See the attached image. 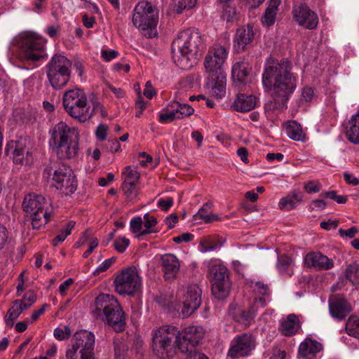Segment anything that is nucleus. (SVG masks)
Segmentation results:
<instances>
[{
	"mask_svg": "<svg viewBox=\"0 0 359 359\" xmlns=\"http://www.w3.org/2000/svg\"><path fill=\"white\" fill-rule=\"evenodd\" d=\"M204 48L200 33L192 29L180 32L172 43L174 62L181 69H188L196 65Z\"/></svg>",
	"mask_w": 359,
	"mask_h": 359,
	"instance_id": "f257e3e1",
	"label": "nucleus"
},
{
	"mask_svg": "<svg viewBox=\"0 0 359 359\" xmlns=\"http://www.w3.org/2000/svg\"><path fill=\"white\" fill-rule=\"evenodd\" d=\"M291 70L292 64L287 60L266 65L262 74L264 87L273 89L278 97H289L297 87V79Z\"/></svg>",
	"mask_w": 359,
	"mask_h": 359,
	"instance_id": "f03ea898",
	"label": "nucleus"
},
{
	"mask_svg": "<svg viewBox=\"0 0 359 359\" xmlns=\"http://www.w3.org/2000/svg\"><path fill=\"white\" fill-rule=\"evenodd\" d=\"M49 145L60 159H71L79 153V133L60 121L50 130Z\"/></svg>",
	"mask_w": 359,
	"mask_h": 359,
	"instance_id": "7ed1b4c3",
	"label": "nucleus"
},
{
	"mask_svg": "<svg viewBox=\"0 0 359 359\" xmlns=\"http://www.w3.org/2000/svg\"><path fill=\"white\" fill-rule=\"evenodd\" d=\"M43 177L52 180V184L62 194H74L77 188V180L72 170L65 164L51 162L43 170Z\"/></svg>",
	"mask_w": 359,
	"mask_h": 359,
	"instance_id": "20e7f679",
	"label": "nucleus"
},
{
	"mask_svg": "<svg viewBox=\"0 0 359 359\" xmlns=\"http://www.w3.org/2000/svg\"><path fill=\"white\" fill-rule=\"evenodd\" d=\"M97 312L102 311L107 324L116 332H121L126 326V316L117 299L109 294H100L95 301Z\"/></svg>",
	"mask_w": 359,
	"mask_h": 359,
	"instance_id": "39448f33",
	"label": "nucleus"
},
{
	"mask_svg": "<svg viewBox=\"0 0 359 359\" xmlns=\"http://www.w3.org/2000/svg\"><path fill=\"white\" fill-rule=\"evenodd\" d=\"M72 62L66 56L55 54L46 66V76L51 87L60 90L67 86L72 76Z\"/></svg>",
	"mask_w": 359,
	"mask_h": 359,
	"instance_id": "423d86ee",
	"label": "nucleus"
},
{
	"mask_svg": "<svg viewBox=\"0 0 359 359\" xmlns=\"http://www.w3.org/2000/svg\"><path fill=\"white\" fill-rule=\"evenodd\" d=\"M158 15L148 1H140L135 7L132 21L142 34L147 38L157 36Z\"/></svg>",
	"mask_w": 359,
	"mask_h": 359,
	"instance_id": "0eeeda50",
	"label": "nucleus"
},
{
	"mask_svg": "<svg viewBox=\"0 0 359 359\" xmlns=\"http://www.w3.org/2000/svg\"><path fill=\"white\" fill-rule=\"evenodd\" d=\"M63 107L66 112L80 122L91 118L90 106L88 104L87 96L80 88L67 90L62 97Z\"/></svg>",
	"mask_w": 359,
	"mask_h": 359,
	"instance_id": "6e6552de",
	"label": "nucleus"
},
{
	"mask_svg": "<svg viewBox=\"0 0 359 359\" xmlns=\"http://www.w3.org/2000/svg\"><path fill=\"white\" fill-rule=\"evenodd\" d=\"M179 334L178 329L172 325H163L152 332V348L160 359L171 358L175 355L173 339Z\"/></svg>",
	"mask_w": 359,
	"mask_h": 359,
	"instance_id": "1a4fd4ad",
	"label": "nucleus"
},
{
	"mask_svg": "<svg viewBox=\"0 0 359 359\" xmlns=\"http://www.w3.org/2000/svg\"><path fill=\"white\" fill-rule=\"evenodd\" d=\"M50 203L42 195L29 194L22 203L23 210L29 216L33 229H39L49 220Z\"/></svg>",
	"mask_w": 359,
	"mask_h": 359,
	"instance_id": "9d476101",
	"label": "nucleus"
},
{
	"mask_svg": "<svg viewBox=\"0 0 359 359\" xmlns=\"http://www.w3.org/2000/svg\"><path fill=\"white\" fill-rule=\"evenodd\" d=\"M23 57L33 62L45 60L48 55L45 50V41L31 34H24L20 36L18 41Z\"/></svg>",
	"mask_w": 359,
	"mask_h": 359,
	"instance_id": "9b49d317",
	"label": "nucleus"
},
{
	"mask_svg": "<svg viewBox=\"0 0 359 359\" xmlns=\"http://www.w3.org/2000/svg\"><path fill=\"white\" fill-rule=\"evenodd\" d=\"M115 290L120 294L133 295L141 286L137 268L131 266L122 269L114 281Z\"/></svg>",
	"mask_w": 359,
	"mask_h": 359,
	"instance_id": "f8f14e48",
	"label": "nucleus"
},
{
	"mask_svg": "<svg viewBox=\"0 0 359 359\" xmlns=\"http://www.w3.org/2000/svg\"><path fill=\"white\" fill-rule=\"evenodd\" d=\"M208 278L212 283V294L219 299L226 298L230 290L226 267L221 264L211 265L209 268Z\"/></svg>",
	"mask_w": 359,
	"mask_h": 359,
	"instance_id": "ddd939ff",
	"label": "nucleus"
},
{
	"mask_svg": "<svg viewBox=\"0 0 359 359\" xmlns=\"http://www.w3.org/2000/svg\"><path fill=\"white\" fill-rule=\"evenodd\" d=\"M229 52L226 47L215 44L209 48L205 60L204 67L207 75L225 73L224 65L227 58Z\"/></svg>",
	"mask_w": 359,
	"mask_h": 359,
	"instance_id": "4468645a",
	"label": "nucleus"
},
{
	"mask_svg": "<svg viewBox=\"0 0 359 359\" xmlns=\"http://www.w3.org/2000/svg\"><path fill=\"white\" fill-rule=\"evenodd\" d=\"M256 346L255 337L248 333L237 335L231 341L228 356L237 359L250 355Z\"/></svg>",
	"mask_w": 359,
	"mask_h": 359,
	"instance_id": "2eb2a0df",
	"label": "nucleus"
},
{
	"mask_svg": "<svg viewBox=\"0 0 359 359\" xmlns=\"http://www.w3.org/2000/svg\"><path fill=\"white\" fill-rule=\"evenodd\" d=\"M95 339L93 332L86 330L76 332L71 344L67 347L66 352H81L89 354H95Z\"/></svg>",
	"mask_w": 359,
	"mask_h": 359,
	"instance_id": "dca6fc26",
	"label": "nucleus"
},
{
	"mask_svg": "<svg viewBox=\"0 0 359 359\" xmlns=\"http://www.w3.org/2000/svg\"><path fill=\"white\" fill-rule=\"evenodd\" d=\"M292 16L299 26L307 29H316L319 23L317 13L306 4L294 6L292 9Z\"/></svg>",
	"mask_w": 359,
	"mask_h": 359,
	"instance_id": "f3484780",
	"label": "nucleus"
},
{
	"mask_svg": "<svg viewBox=\"0 0 359 359\" xmlns=\"http://www.w3.org/2000/svg\"><path fill=\"white\" fill-rule=\"evenodd\" d=\"M202 290L197 285H191L187 287L185 294L182 298L183 309L182 314L189 317L195 312L201 304Z\"/></svg>",
	"mask_w": 359,
	"mask_h": 359,
	"instance_id": "a211bd4d",
	"label": "nucleus"
},
{
	"mask_svg": "<svg viewBox=\"0 0 359 359\" xmlns=\"http://www.w3.org/2000/svg\"><path fill=\"white\" fill-rule=\"evenodd\" d=\"M6 155H13L15 164L28 165L32 161V154L25 150V141L23 140L9 142L6 147Z\"/></svg>",
	"mask_w": 359,
	"mask_h": 359,
	"instance_id": "6ab92c4d",
	"label": "nucleus"
},
{
	"mask_svg": "<svg viewBox=\"0 0 359 359\" xmlns=\"http://www.w3.org/2000/svg\"><path fill=\"white\" fill-rule=\"evenodd\" d=\"M255 33L250 25L239 27L236 29L233 38V48L237 53L243 52L253 41Z\"/></svg>",
	"mask_w": 359,
	"mask_h": 359,
	"instance_id": "aec40b11",
	"label": "nucleus"
},
{
	"mask_svg": "<svg viewBox=\"0 0 359 359\" xmlns=\"http://www.w3.org/2000/svg\"><path fill=\"white\" fill-rule=\"evenodd\" d=\"M226 81L225 73L207 75L205 87L212 96L220 99L226 94Z\"/></svg>",
	"mask_w": 359,
	"mask_h": 359,
	"instance_id": "412c9836",
	"label": "nucleus"
},
{
	"mask_svg": "<svg viewBox=\"0 0 359 359\" xmlns=\"http://www.w3.org/2000/svg\"><path fill=\"white\" fill-rule=\"evenodd\" d=\"M305 264L316 270H329L334 267V262L332 259L320 252H309L304 258Z\"/></svg>",
	"mask_w": 359,
	"mask_h": 359,
	"instance_id": "4be33fe9",
	"label": "nucleus"
},
{
	"mask_svg": "<svg viewBox=\"0 0 359 359\" xmlns=\"http://www.w3.org/2000/svg\"><path fill=\"white\" fill-rule=\"evenodd\" d=\"M329 311L333 318L341 320L351 312V307L344 298H335L330 302Z\"/></svg>",
	"mask_w": 359,
	"mask_h": 359,
	"instance_id": "5701e85b",
	"label": "nucleus"
},
{
	"mask_svg": "<svg viewBox=\"0 0 359 359\" xmlns=\"http://www.w3.org/2000/svg\"><path fill=\"white\" fill-rule=\"evenodd\" d=\"M267 302L265 297H255L248 310L243 311L240 315L239 321L241 323H249L257 316L259 311L266 306Z\"/></svg>",
	"mask_w": 359,
	"mask_h": 359,
	"instance_id": "b1692460",
	"label": "nucleus"
},
{
	"mask_svg": "<svg viewBox=\"0 0 359 359\" xmlns=\"http://www.w3.org/2000/svg\"><path fill=\"white\" fill-rule=\"evenodd\" d=\"M322 350L320 343L311 339H306L299 346V355L303 359H315L316 354Z\"/></svg>",
	"mask_w": 359,
	"mask_h": 359,
	"instance_id": "393cba45",
	"label": "nucleus"
},
{
	"mask_svg": "<svg viewBox=\"0 0 359 359\" xmlns=\"http://www.w3.org/2000/svg\"><path fill=\"white\" fill-rule=\"evenodd\" d=\"M162 270L166 279L173 278L180 270V262L172 254H165L161 257Z\"/></svg>",
	"mask_w": 359,
	"mask_h": 359,
	"instance_id": "a878e982",
	"label": "nucleus"
},
{
	"mask_svg": "<svg viewBox=\"0 0 359 359\" xmlns=\"http://www.w3.org/2000/svg\"><path fill=\"white\" fill-rule=\"evenodd\" d=\"M257 104V98L252 95L238 94L235 99L233 108L240 112H247L253 109Z\"/></svg>",
	"mask_w": 359,
	"mask_h": 359,
	"instance_id": "bb28decb",
	"label": "nucleus"
},
{
	"mask_svg": "<svg viewBox=\"0 0 359 359\" xmlns=\"http://www.w3.org/2000/svg\"><path fill=\"white\" fill-rule=\"evenodd\" d=\"M300 328L299 318L295 314H290L282 320L280 331L285 337H291L295 334Z\"/></svg>",
	"mask_w": 359,
	"mask_h": 359,
	"instance_id": "cd10ccee",
	"label": "nucleus"
},
{
	"mask_svg": "<svg viewBox=\"0 0 359 359\" xmlns=\"http://www.w3.org/2000/svg\"><path fill=\"white\" fill-rule=\"evenodd\" d=\"M346 137L350 142L359 145V110L348 121Z\"/></svg>",
	"mask_w": 359,
	"mask_h": 359,
	"instance_id": "c85d7f7f",
	"label": "nucleus"
},
{
	"mask_svg": "<svg viewBox=\"0 0 359 359\" xmlns=\"http://www.w3.org/2000/svg\"><path fill=\"white\" fill-rule=\"evenodd\" d=\"M250 65L244 62H236L232 68V77L234 81L241 83H248L250 80Z\"/></svg>",
	"mask_w": 359,
	"mask_h": 359,
	"instance_id": "c756f323",
	"label": "nucleus"
},
{
	"mask_svg": "<svg viewBox=\"0 0 359 359\" xmlns=\"http://www.w3.org/2000/svg\"><path fill=\"white\" fill-rule=\"evenodd\" d=\"M180 334L182 339L196 346L203 338L205 331L201 326L193 325L186 327Z\"/></svg>",
	"mask_w": 359,
	"mask_h": 359,
	"instance_id": "7c9ffc66",
	"label": "nucleus"
},
{
	"mask_svg": "<svg viewBox=\"0 0 359 359\" xmlns=\"http://www.w3.org/2000/svg\"><path fill=\"white\" fill-rule=\"evenodd\" d=\"M304 194L299 191H294L287 197L283 198L279 202L280 208L290 210L295 208L303 201Z\"/></svg>",
	"mask_w": 359,
	"mask_h": 359,
	"instance_id": "2f4dec72",
	"label": "nucleus"
},
{
	"mask_svg": "<svg viewBox=\"0 0 359 359\" xmlns=\"http://www.w3.org/2000/svg\"><path fill=\"white\" fill-rule=\"evenodd\" d=\"M280 4V0H270L264 15L262 18V22L263 25L269 27L275 22Z\"/></svg>",
	"mask_w": 359,
	"mask_h": 359,
	"instance_id": "473e14b6",
	"label": "nucleus"
},
{
	"mask_svg": "<svg viewBox=\"0 0 359 359\" xmlns=\"http://www.w3.org/2000/svg\"><path fill=\"white\" fill-rule=\"evenodd\" d=\"M287 136L295 141H304L305 134L303 132L302 126L296 121H290L287 123L286 128Z\"/></svg>",
	"mask_w": 359,
	"mask_h": 359,
	"instance_id": "72a5a7b5",
	"label": "nucleus"
},
{
	"mask_svg": "<svg viewBox=\"0 0 359 359\" xmlns=\"http://www.w3.org/2000/svg\"><path fill=\"white\" fill-rule=\"evenodd\" d=\"M212 203L207 202L203 205V206L198 210L197 214L195 215L196 218H200L203 219L205 223H210L213 221H217L219 219L217 215L211 212V208Z\"/></svg>",
	"mask_w": 359,
	"mask_h": 359,
	"instance_id": "f704fd0d",
	"label": "nucleus"
},
{
	"mask_svg": "<svg viewBox=\"0 0 359 359\" xmlns=\"http://www.w3.org/2000/svg\"><path fill=\"white\" fill-rule=\"evenodd\" d=\"M170 108H173L177 119H182L193 114L194 109L188 104L180 103L174 101L170 105Z\"/></svg>",
	"mask_w": 359,
	"mask_h": 359,
	"instance_id": "c9c22d12",
	"label": "nucleus"
},
{
	"mask_svg": "<svg viewBox=\"0 0 359 359\" xmlns=\"http://www.w3.org/2000/svg\"><path fill=\"white\" fill-rule=\"evenodd\" d=\"M20 300L17 299L13 302V306L8 309L6 316L4 318L6 324L12 327L14 321L20 316L24 309L19 305Z\"/></svg>",
	"mask_w": 359,
	"mask_h": 359,
	"instance_id": "e433bc0d",
	"label": "nucleus"
},
{
	"mask_svg": "<svg viewBox=\"0 0 359 359\" xmlns=\"http://www.w3.org/2000/svg\"><path fill=\"white\" fill-rule=\"evenodd\" d=\"M287 100L288 97H278L273 94V97L264 104L265 111L271 112L275 110L285 109Z\"/></svg>",
	"mask_w": 359,
	"mask_h": 359,
	"instance_id": "4c0bfd02",
	"label": "nucleus"
},
{
	"mask_svg": "<svg viewBox=\"0 0 359 359\" xmlns=\"http://www.w3.org/2000/svg\"><path fill=\"white\" fill-rule=\"evenodd\" d=\"M250 287L256 296L255 297H265L266 302L269 301L270 289L267 284L262 281H251Z\"/></svg>",
	"mask_w": 359,
	"mask_h": 359,
	"instance_id": "58836bf2",
	"label": "nucleus"
},
{
	"mask_svg": "<svg viewBox=\"0 0 359 359\" xmlns=\"http://www.w3.org/2000/svg\"><path fill=\"white\" fill-rule=\"evenodd\" d=\"M292 264V259L291 257L285 255H280L278 258V270L282 274H286L289 276H291L293 274Z\"/></svg>",
	"mask_w": 359,
	"mask_h": 359,
	"instance_id": "ea45409f",
	"label": "nucleus"
},
{
	"mask_svg": "<svg viewBox=\"0 0 359 359\" xmlns=\"http://www.w3.org/2000/svg\"><path fill=\"white\" fill-rule=\"evenodd\" d=\"M345 276L353 285H359V264L351 263L346 266Z\"/></svg>",
	"mask_w": 359,
	"mask_h": 359,
	"instance_id": "a19ab883",
	"label": "nucleus"
},
{
	"mask_svg": "<svg viewBox=\"0 0 359 359\" xmlns=\"http://www.w3.org/2000/svg\"><path fill=\"white\" fill-rule=\"evenodd\" d=\"M346 331L348 335L359 339V316L352 315L348 318Z\"/></svg>",
	"mask_w": 359,
	"mask_h": 359,
	"instance_id": "79ce46f5",
	"label": "nucleus"
},
{
	"mask_svg": "<svg viewBox=\"0 0 359 359\" xmlns=\"http://www.w3.org/2000/svg\"><path fill=\"white\" fill-rule=\"evenodd\" d=\"M76 222L74 221H69L67 224L65 229H62L60 231V233L52 240V244L53 246H57L59 243L63 242L65 238L69 236L73 228L74 227Z\"/></svg>",
	"mask_w": 359,
	"mask_h": 359,
	"instance_id": "37998d69",
	"label": "nucleus"
},
{
	"mask_svg": "<svg viewBox=\"0 0 359 359\" xmlns=\"http://www.w3.org/2000/svg\"><path fill=\"white\" fill-rule=\"evenodd\" d=\"M175 343L182 353L189 355L191 352L195 351V345L189 343L188 340L182 339V335L180 334V331L175 339Z\"/></svg>",
	"mask_w": 359,
	"mask_h": 359,
	"instance_id": "c03bdc74",
	"label": "nucleus"
},
{
	"mask_svg": "<svg viewBox=\"0 0 359 359\" xmlns=\"http://www.w3.org/2000/svg\"><path fill=\"white\" fill-rule=\"evenodd\" d=\"M157 224V219L155 217L149 215V213H146L144 215V221L143 225L145 227V229H143L140 232L141 236H144L151 233L156 232L153 227L156 226Z\"/></svg>",
	"mask_w": 359,
	"mask_h": 359,
	"instance_id": "a18cd8bd",
	"label": "nucleus"
},
{
	"mask_svg": "<svg viewBox=\"0 0 359 359\" xmlns=\"http://www.w3.org/2000/svg\"><path fill=\"white\" fill-rule=\"evenodd\" d=\"M198 0H174L175 6L177 13H182L184 10H191L194 8Z\"/></svg>",
	"mask_w": 359,
	"mask_h": 359,
	"instance_id": "49530a36",
	"label": "nucleus"
},
{
	"mask_svg": "<svg viewBox=\"0 0 359 359\" xmlns=\"http://www.w3.org/2000/svg\"><path fill=\"white\" fill-rule=\"evenodd\" d=\"M90 104L92 105L93 109H90L91 116L93 114H100L102 117H106L107 116V111L103 104L99 102L97 98L95 96H93L90 99Z\"/></svg>",
	"mask_w": 359,
	"mask_h": 359,
	"instance_id": "de8ad7c7",
	"label": "nucleus"
},
{
	"mask_svg": "<svg viewBox=\"0 0 359 359\" xmlns=\"http://www.w3.org/2000/svg\"><path fill=\"white\" fill-rule=\"evenodd\" d=\"M136 184H137L128 182H123L122 184V189L127 198L130 201L134 200L137 195Z\"/></svg>",
	"mask_w": 359,
	"mask_h": 359,
	"instance_id": "09e8293b",
	"label": "nucleus"
},
{
	"mask_svg": "<svg viewBox=\"0 0 359 359\" xmlns=\"http://www.w3.org/2000/svg\"><path fill=\"white\" fill-rule=\"evenodd\" d=\"M20 300V305L22 309H27L30 307L36 301V294L33 290H29L23 295Z\"/></svg>",
	"mask_w": 359,
	"mask_h": 359,
	"instance_id": "8fccbe9b",
	"label": "nucleus"
},
{
	"mask_svg": "<svg viewBox=\"0 0 359 359\" xmlns=\"http://www.w3.org/2000/svg\"><path fill=\"white\" fill-rule=\"evenodd\" d=\"M320 196L332 199L339 204H344L347 202L348 200L347 196L338 195L336 191H326L321 194Z\"/></svg>",
	"mask_w": 359,
	"mask_h": 359,
	"instance_id": "3c124183",
	"label": "nucleus"
},
{
	"mask_svg": "<svg viewBox=\"0 0 359 359\" xmlns=\"http://www.w3.org/2000/svg\"><path fill=\"white\" fill-rule=\"evenodd\" d=\"M126 175V178L123 182H133L137 184L140 179V173L130 168V167H126L123 172Z\"/></svg>",
	"mask_w": 359,
	"mask_h": 359,
	"instance_id": "603ef678",
	"label": "nucleus"
},
{
	"mask_svg": "<svg viewBox=\"0 0 359 359\" xmlns=\"http://www.w3.org/2000/svg\"><path fill=\"white\" fill-rule=\"evenodd\" d=\"M71 335L70 328L68 326L64 327H57L54 330V337L58 340H65Z\"/></svg>",
	"mask_w": 359,
	"mask_h": 359,
	"instance_id": "864d4df0",
	"label": "nucleus"
},
{
	"mask_svg": "<svg viewBox=\"0 0 359 359\" xmlns=\"http://www.w3.org/2000/svg\"><path fill=\"white\" fill-rule=\"evenodd\" d=\"M177 119L173 108L168 109L165 113L159 114L158 121L161 123H168Z\"/></svg>",
	"mask_w": 359,
	"mask_h": 359,
	"instance_id": "5fc2aeb1",
	"label": "nucleus"
},
{
	"mask_svg": "<svg viewBox=\"0 0 359 359\" xmlns=\"http://www.w3.org/2000/svg\"><path fill=\"white\" fill-rule=\"evenodd\" d=\"M143 220L141 217H133L130 222V227L133 233H139L142 231Z\"/></svg>",
	"mask_w": 359,
	"mask_h": 359,
	"instance_id": "6e6d98bb",
	"label": "nucleus"
},
{
	"mask_svg": "<svg viewBox=\"0 0 359 359\" xmlns=\"http://www.w3.org/2000/svg\"><path fill=\"white\" fill-rule=\"evenodd\" d=\"M129 244H130L129 239H128L125 237H121V238H117L114 241V246L115 250L116 251H118V252H123L126 251L127 248L129 246Z\"/></svg>",
	"mask_w": 359,
	"mask_h": 359,
	"instance_id": "4d7b16f0",
	"label": "nucleus"
},
{
	"mask_svg": "<svg viewBox=\"0 0 359 359\" xmlns=\"http://www.w3.org/2000/svg\"><path fill=\"white\" fill-rule=\"evenodd\" d=\"M199 248L201 252L205 253L215 250L217 248V244L211 242L208 239H203L200 242Z\"/></svg>",
	"mask_w": 359,
	"mask_h": 359,
	"instance_id": "13d9d810",
	"label": "nucleus"
},
{
	"mask_svg": "<svg viewBox=\"0 0 359 359\" xmlns=\"http://www.w3.org/2000/svg\"><path fill=\"white\" fill-rule=\"evenodd\" d=\"M66 359H95V354L85 353L81 351L79 353L66 352Z\"/></svg>",
	"mask_w": 359,
	"mask_h": 359,
	"instance_id": "bf43d9fd",
	"label": "nucleus"
},
{
	"mask_svg": "<svg viewBox=\"0 0 359 359\" xmlns=\"http://www.w3.org/2000/svg\"><path fill=\"white\" fill-rule=\"evenodd\" d=\"M322 185L316 181H309L304 184V189L308 194L318 193L320 191Z\"/></svg>",
	"mask_w": 359,
	"mask_h": 359,
	"instance_id": "052dcab7",
	"label": "nucleus"
},
{
	"mask_svg": "<svg viewBox=\"0 0 359 359\" xmlns=\"http://www.w3.org/2000/svg\"><path fill=\"white\" fill-rule=\"evenodd\" d=\"M116 261V258L111 257L104 260L93 272L94 275H99L101 272L107 271Z\"/></svg>",
	"mask_w": 359,
	"mask_h": 359,
	"instance_id": "680f3d73",
	"label": "nucleus"
},
{
	"mask_svg": "<svg viewBox=\"0 0 359 359\" xmlns=\"http://www.w3.org/2000/svg\"><path fill=\"white\" fill-rule=\"evenodd\" d=\"M8 238V232L7 229L0 224V250H1L6 244Z\"/></svg>",
	"mask_w": 359,
	"mask_h": 359,
	"instance_id": "e2e57ef3",
	"label": "nucleus"
},
{
	"mask_svg": "<svg viewBox=\"0 0 359 359\" xmlns=\"http://www.w3.org/2000/svg\"><path fill=\"white\" fill-rule=\"evenodd\" d=\"M358 232V229L356 226H352L348 229H340L339 230V234L341 237H348L350 238H354Z\"/></svg>",
	"mask_w": 359,
	"mask_h": 359,
	"instance_id": "0e129e2a",
	"label": "nucleus"
},
{
	"mask_svg": "<svg viewBox=\"0 0 359 359\" xmlns=\"http://www.w3.org/2000/svg\"><path fill=\"white\" fill-rule=\"evenodd\" d=\"M173 205V199L170 197L160 198L158 201V205L164 211L168 210Z\"/></svg>",
	"mask_w": 359,
	"mask_h": 359,
	"instance_id": "69168bd1",
	"label": "nucleus"
},
{
	"mask_svg": "<svg viewBox=\"0 0 359 359\" xmlns=\"http://www.w3.org/2000/svg\"><path fill=\"white\" fill-rule=\"evenodd\" d=\"M108 127L107 125L100 124L98 126L96 130V137L100 141H104L107 138V132Z\"/></svg>",
	"mask_w": 359,
	"mask_h": 359,
	"instance_id": "338daca9",
	"label": "nucleus"
},
{
	"mask_svg": "<svg viewBox=\"0 0 359 359\" xmlns=\"http://www.w3.org/2000/svg\"><path fill=\"white\" fill-rule=\"evenodd\" d=\"M94 236L91 234V232L88 230L86 231L83 233L79 240L75 243V247L79 248L82 245H85L87 242L90 243V238Z\"/></svg>",
	"mask_w": 359,
	"mask_h": 359,
	"instance_id": "774afa93",
	"label": "nucleus"
}]
</instances>
